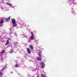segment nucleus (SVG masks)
I'll return each instance as SVG.
<instances>
[{"label":"nucleus","instance_id":"f257e3e1","mask_svg":"<svg viewBox=\"0 0 77 77\" xmlns=\"http://www.w3.org/2000/svg\"><path fill=\"white\" fill-rule=\"evenodd\" d=\"M12 23L13 24V26L15 27H16L17 26V24L15 23V20L14 19H13L12 20Z\"/></svg>","mask_w":77,"mask_h":77},{"label":"nucleus","instance_id":"f03ea898","mask_svg":"<svg viewBox=\"0 0 77 77\" xmlns=\"http://www.w3.org/2000/svg\"><path fill=\"white\" fill-rule=\"evenodd\" d=\"M31 34L32 36L30 38V39H31V40H33V39L35 38V37H34V35H33L32 32H31Z\"/></svg>","mask_w":77,"mask_h":77},{"label":"nucleus","instance_id":"7ed1b4c3","mask_svg":"<svg viewBox=\"0 0 77 77\" xmlns=\"http://www.w3.org/2000/svg\"><path fill=\"white\" fill-rule=\"evenodd\" d=\"M40 64L42 65V68H44V67L45 66V64H44V63L43 62H42Z\"/></svg>","mask_w":77,"mask_h":77},{"label":"nucleus","instance_id":"20e7f679","mask_svg":"<svg viewBox=\"0 0 77 77\" xmlns=\"http://www.w3.org/2000/svg\"><path fill=\"white\" fill-rule=\"evenodd\" d=\"M37 60H39L40 61H41V60H42V59H41V58L40 57H37Z\"/></svg>","mask_w":77,"mask_h":77},{"label":"nucleus","instance_id":"39448f33","mask_svg":"<svg viewBox=\"0 0 77 77\" xmlns=\"http://www.w3.org/2000/svg\"><path fill=\"white\" fill-rule=\"evenodd\" d=\"M27 50L28 51V53H29V54H30V50L29 49V48H27Z\"/></svg>","mask_w":77,"mask_h":77},{"label":"nucleus","instance_id":"423d86ee","mask_svg":"<svg viewBox=\"0 0 77 77\" xmlns=\"http://www.w3.org/2000/svg\"><path fill=\"white\" fill-rule=\"evenodd\" d=\"M9 40H7V42L6 44H5V45H8V44H9Z\"/></svg>","mask_w":77,"mask_h":77},{"label":"nucleus","instance_id":"0eeeda50","mask_svg":"<svg viewBox=\"0 0 77 77\" xmlns=\"http://www.w3.org/2000/svg\"><path fill=\"white\" fill-rule=\"evenodd\" d=\"M11 18V17H9L8 18H6L5 19V20L6 21H9Z\"/></svg>","mask_w":77,"mask_h":77},{"label":"nucleus","instance_id":"6e6552de","mask_svg":"<svg viewBox=\"0 0 77 77\" xmlns=\"http://www.w3.org/2000/svg\"><path fill=\"white\" fill-rule=\"evenodd\" d=\"M4 22V21L2 19L1 20V21H0V24H2Z\"/></svg>","mask_w":77,"mask_h":77},{"label":"nucleus","instance_id":"1a4fd4ad","mask_svg":"<svg viewBox=\"0 0 77 77\" xmlns=\"http://www.w3.org/2000/svg\"><path fill=\"white\" fill-rule=\"evenodd\" d=\"M30 47V48H31V49L32 50H33V46H32V45H30L29 46Z\"/></svg>","mask_w":77,"mask_h":77},{"label":"nucleus","instance_id":"9d476101","mask_svg":"<svg viewBox=\"0 0 77 77\" xmlns=\"http://www.w3.org/2000/svg\"><path fill=\"white\" fill-rule=\"evenodd\" d=\"M7 4H8L9 6H12V5L11 4H9V3H7Z\"/></svg>","mask_w":77,"mask_h":77},{"label":"nucleus","instance_id":"9b49d317","mask_svg":"<svg viewBox=\"0 0 77 77\" xmlns=\"http://www.w3.org/2000/svg\"><path fill=\"white\" fill-rule=\"evenodd\" d=\"M41 77H45V75H44L42 74L41 75Z\"/></svg>","mask_w":77,"mask_h":77},{"label":"nucleus","instance_id":"f8f14e48","mask_svg":"<svg viewBox=\"0 0 77 77\" xmlns=\"http://www.w3.org/2000/svg\"><path fill=\"white\" fill-rule=\"evenodd\" d=\"M13 51H13V49H11L10 51V53H13Z\"/></svg>","mask_w":77,"mask_h":77},{"label":"nucleus","instance_id":"ddd939ff","mask_svg":"<svg viewBox=\"0 0 77 77\" xmlns=\"http://www.w3.org/2000/svg\"><path fill=\"white\" fill-rule=\"evenodd\" d=\"M3 73L2 72H0V76H1L3 75Z\"/></svg>","mask_w":77,"mask_h":77},{"label":"nucleus","instance_id":"4468645a","mask_svg":"<svg viewBox=\"0 0 77 77\" xmlns=\"http://www.w3.org/2000/svg\"><path fill=\"white\" fill-rule=\"evenodd\" d=\"M15 67H16V68H17V67H18V64H16L15 66Z\"/></svg>","mask_w":77,"mask_h":77},{"label":"nucleus","instance_id":"2eb2a0df","mask_svg":"<svg viewBox=\"0 0 77 77\" xmlns=\"http://www.w3.org/2000/svg\"><path fill=\"white\" fill-rule=\"evenodd\" d=\"M4 52H5V51L4 50H2V53H4Z\"/></svg>","mask_w":77,"mask_h":77},{"label":"nucleus","instance_id":"dca6fc26","mask_svg":"<svg viewBox=\"0 0 77 77\" xmlns=\"http://www.w3.org/2000/svg\"><path fill=\"white\" fill-rule=\"evenodd\" d=\"M39 55L40 57H41V56L40 55V54H39Z\"/></svg>","mask_w":77,"mask_h":77},{"label":"nucleus","instance_id":"f3484780","mask_svg":"<svg viewBox=\"0 0 77 77\" xmlns=\"http://www.w3.org/2000/svg\"><path fill=\"white\" fill-rule=\"evenodd\" d=\"M10 30H11V29H10Z\"/></svg>","mask_w":77,"mask_h":77},{"label":"nucleus","instance_id":"a211bd4d","mask_svg":"<svg viewBox=\"0 0 77 77\" xmlns=\"http://www.w3.org/2000/svg\"><path fill=\"white\" fill-rule=\"evenodd\" d=\"M12 8H14V7H12Z\"/></svg>","mask_w":77,"mask_h":77},{"label":"nucleus","instance_id":"6ab92c4d","mask_svg":"<svg viewBox=\"0 0 77 77\" xmlns=\"http://www.w3.org/2000/svg\"><path fill=\"white\" fill-rule=\"evenodd\" d=\"M37 77H39V76H37Z\"/></svg>","mask_w":77,"mask_h":77}]
</instances>
